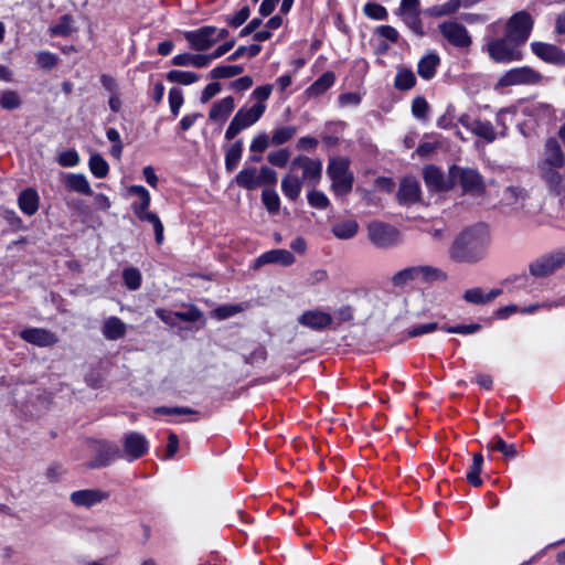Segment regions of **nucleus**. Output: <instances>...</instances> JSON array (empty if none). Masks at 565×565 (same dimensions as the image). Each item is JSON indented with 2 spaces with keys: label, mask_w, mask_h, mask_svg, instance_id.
<instances>
[{
  "label": "nucleus",
  "mask_w": 565,
  "mask_h": 565,
  "mask_svg": "<svg viewBox=\"0 0 565 565\" xmlns=\"http://www.w3.org/2000/svg\"><path fill=\"white\" fill-rule=\"evenodd\" d=\"M262 47L258 44H252L249 46H239L233 54L228 56L230 61H235L244 55L254 57L259 54Z\"/></svg>",
  "instance_id": "obj_58"
},
{
  "label": "nucleus",
  "mask_w": 565,
  "mask_h": 565,
  "mask_svg": "<svg viewBox=\"0 0 565 565\" xmlns=\"http://www.w3.org/2000/svg\"><path fill=\"white\" fill-rule=\"evenodd\" d=\"M226 35L227 31L225 29L217 30L213 26H204L196 31L188 32L185 39L195 50L204 51Z\"/></svg>",
  "instance_id": "obj_12"
},
{
  "label": "nucleus",
  "mask_w": 565,
  "mask_h": 565,
  "mask_svg": "<svg viewBox=\"0 0 565 565\" xmlns=\"http://www.w3.org/2000/svg\"><path fill=\"white\" fill-rule=\"evenodd\" d=\"M505 33L504 38L493 39L488 42L487 50L490 57L498 63H510L522 58L520 46Z\"/></svg>",
  "instance_id": "obj_6"
},
{
  "label": "nucleus",
  "mask_w": 565,
  "mask_h": 565,
  "mask_svg": "<svg viewBox=\"0 0 565 565\" xmlns=\"http://www.w3.org/2000/svg\"><path fill=\"white\" fill-rule=\"evenodd\" d=\"M301 168L302 182L307 181L316 183L321 178L322 164L321 161L308 157H298L291 162V169Z\"/></svg>",
  "instance_id": "obj_18"
},
{
  "label": "nucleus",
  "mask_w": 565,
  "mask_h": 565,
  "mask_svg": "<svg viewBox=\"0 0 565 565\" xmlns=\"http://www.w3.org/2000/svg\"><path fill=\"white\" fill-rule=\"evenodd\" d=\"M501 295V289L494 288L484 291L481 288H471L465 291L463 299L473 305H486Z\"/></svg>",
  "instance_id": "obj_25"
},
{
  "label": "nucleus",
  "mask_w": 565,
  "mask_h": 565,
  "mask_svg": "<svg viewBox=\"0 0 565 565\" xmlns=\"http://www.w3.org/2000/svg\"><path fill=\"white\" fill-rule=\"evenodd\" d=\"M419 6V0H402L397 14L415 35L423 36L425 32Z\"/></svg>",
  "instance_id": "obj_11"
},
{
  "label": "nucleus",
  "mask_w": 565,
  "mask_h": 565,
  "mask_svg": "<svg viewBox=\"0 0 565 565\" xmlns=\"http://www.w3.org/2000/svg\"><path fill=\"white\" fill-rule=\"evenodd\" d=\"M20 338L28 343L41 348L51 347L57 342L54 333L42 328H28L20 332Z\"/></svg>",
  "instance_id": "obj_19"
},
{
  "label": "nucleus",
  "mask_w": 565,
  "mask_h": 565,
  "mask_svg": "<svg viewBox=\"0 0 565 565\" xmlns=\"http://www.w3.org/2000/svg\"><path fill=\"white\" fill-rule=\"evenodd\" d=\"M136 216L140 221L148 222L152 225L154 235H156V242L158 244H161L163 242V225H162L159 216L156 213L150 212L149 210L145 211L142 213H139Z\"/></svg>",
  "instance_id": "obj_42"
},
{
  "label": "nucleus",
  "mask_w": 565,
  "mask_h": 565,
  "mask_svg": "<svg viewBox=\"0 0 565 565\" xmlns=\"http://www.w3.org/2000/svg\"><path fill=\"white\" fill-rule=\"evenodd\" d=\"M269 146H271V137H269L267 134L262 132L254 137L250 143V151L254 152H263L265 151Z\"/></svg>",
  "instance_id": "obj_57"
},
{
  "label": "nucleus",
  "mask_w": 565,
  "mask_h": 565,
  "mask_svg": "<svg viewBox=\"0 0 565 565\" xmlns=\"http://www.w3.org/2000/svg\"><path fill=\"white\" fill-rule=\"evenodd\" d=\"M20 210L31 216L39 210V194L35 190L29 188L23 190L18 199Z\"/></svg>",
  "instance_id": "obj_28"
},
{
  "label": "nucleus",
  "mask_w": 565,
  "mask_h": 565,
  "mask_svg": "<svg viewBox=\"0 0 565 565\" xmlns=\"http://www.w3.org/2000/svg\"><path fill=\"white\" fill-rule=\"evenodd\" d=\"M440 58L436 53L424 55L417 65V73L424 79H430L435 76Z\"/></svg>",
  "instance_id": "obj_29"
},
{
  "label": "nucleus",
  "mask_w": 565,
  "mask_h": 565,
  "mask_svg": "<svg viewBox=\"0 0 565 565\" xmlns=\"http://www.w3.org/2000/svg\"><path fill=\"white\" fill-rule=\"evenodd\" d=\"M335 82V75L332 72L323 73L305 92L308 98H315L324 94Z\"/></svg>",
  "instance_id": "obj_27"
},
{
  "label": "nucleus",
  "mask_w": 565,
  "mask_h": 565,
  "mask_svg": "<svg viewBox=\"0 0 565 565\" xmlns=\"http://www.w3.org/2000/svg\"><path fill=\"white\" fill-rule=\"evenodd\" d=\"M88 167L90 172L99 179L105 178L109 172L107 161L99 153H93L90 156Z\"/></svg>",
  "instance_id": "obj_45"
},
{
  "label": "nucleus",
  "mask_w": 565,
  "mask_h": 565,
  "mask_svg": "<svg viewBox=\"0 0 565 565\" xmlns=\"http://www.w3.org/2000/svg\"><path fill=\"white\" fill-rule=\"evenodd\" d=\"M491 235L488 226L476 224L461 231L449 249L452 260L476 264L482 260L489 249Z\"/></svg>",
  "instance_id": "obj_1"
},
{
  "label": "nucleus",
  "mask_w": 565,
  "mask_h": 565,
  "mask_svg": "<svg viewBox=\"0 0 565 565\" xmlns=\"http://www.w3.org/2000/svg\"><path fill=\"white\" fill-rule=\"evenodd\" d=\"M416 84V77L411 68L401 67L395 76L394 86L399 90H408Z\"/></svg>",
  "instance_id": "obj_38"
},
{
  "label": "nucleus",
  "mask_w": 565,
  "mask_h": 565,
  "mask_svg": "<svg viewBox=\"0 0 565 565\" xmlns=\"http://www.w3.org/2000/svg\"><path fill=\"white\" fill-rule=\"evenodd\" d=\"M259 180L258 170L255 167L244 168L235 177L237 185L247 190H253L259 186Z\"/></svg>",
  "instance_id": "obj_34"
},
{
  "label": "nucleus",
  "mask_w": 565,
  "mask_h": 565,
  "mask_svg": "<svg viewBox=\"0 0 565 565\" xmlns=\"http://www.w3.org/2000/svg\"><path fill=\"white\" fill-rule=\"evenodd\" d=\"M243 72L244 67L241 65H218L211 71L210 76L215 79L230 78L239 75Z\"/></svg>",
  "instance_id": "obj_49"
},
{
  "label": "nucleus",
  "mask_w": 565,
  "mask_h": 565,
  "mask_svg": "<svg viewBox=\"0 0 565 565\" xmlns=\"http://www.w3.org/2000/svg\"><path fill=\"white\" fill-rule=\"evenodd\" d=\"M183 93L179 87H172L169 90V106L173 116H178L183 105Z\"/></svg>",
  "instance_id": "obj_53"
},
{
  "label": "nucleus",
  "mask_w": 565,
  "mask_h": 565,
  "mask_svg": "<svg viewBox=\"0 0 565 565\" xmlns=\"http://www.w3.org/2000/svg\"><path fill=\"white\" fill-rule=\"evenodd\" d=\"M444 38L454 46L466 49L471 44V38L466 26L456 21H447L439 25Z\"/></svg>",
  "instance_id": "obj_14"
},
{
  "label": "nucleus",
  "mask_w": 565,
  "mask_h": 565,
  "mask_svg": "<svg viewBox=\"0 0 565 565\" xmlns=\"http://www.w3.org/2000/svg\"><path fill=\"white\" fill-rule=\"evenodd\" d=\"M350 162L347 158H333L330 160L327 173L332 180V189L338 195H345L352 190L353 174L349 170Z\"/></svg>",
  "instance_id": "obj_3"
},
{
  "label": "nucleus",
  "mask_w": 565,
  "mask_h": 565,
  "mask_svg": "<svg viewBox=\"0 0 565 565\" xmlns=\"http://www.w3.org/2000/svg\"><path fill=\"white\" fill-rule=\"evenodd\" d=\"M308 202L311 206L323 210L329 205V199L321 191L312 190L308 193Z\"/></svg>",
  "instance_id": "obj_56"
},
{
  "label": "nucleus",
  "mask_w": 565,
  "mask_h": 565,
  "mask_svg": "<svg viewBox=\"0 0 565 565\" xmlns=\"http://www.w3.org/2000/svg\"><path fill=\"white\" fill-rule=\"evenodd\" d=\"M562 264L556 257H545L537 259L530 266V271L535 277H545L553 274Z\"/></svg>",
  "instance_id": "obj_26"
},
{
  "label": "nucleus",
  "mask_w": 565,
  "mask_h": 565,
  "mask_svg": "<svg viewBox=\"0 0 565 565\" xmlns=\"http://www.w3.org/2000/svg\"><path fill=\"white\" fill-rule=\"evenodd\" d=\"M297 321L300 326L317 332L334 328L332 313L323 308L306 310L298 317Z\"/></svg>",
  "instance_id": "obj_9"
},
{
  "label": "nucleus",
  "mask_w": 565,
  "mask_h": 565,
  "mask_svg": "<svg viewBox=\"0 0 565 565\" xmlns=\"http://www.w3.org/2000/svg\"><path fill=\"white\" fill-rule=\"evenodd\" d=\"M122 445L124 455L130 461L142 457L149 449L147 438L136 431L127 434L124 438Z\"/></svg>",
  "instance_id": "obj_16"
},
{
  "label": "nucleus",
  "mask_w": 565,
  "mask_h": 565,
  "mask_svg": "<svg viewBox=\"0 0 565 565\" xmlns=\"http://www.w3.org/2000/svg\"><path fill=\"white\" fill-rule=\"evenodd\" d=\"M87 448L95 454L94 459L88 463L90 468L109 466L119 457V448L106 440H87Z\"/></svg>",
  "instance_id": "obj_7"
},
{
  "label": "nucleus",
  "mask_w": 565,
  "mask_h": 565,
  "mask_svg": "<svg viewBox=\"0 0 565 565\" xmlns=\"http://www.w3.org/2000/svg\"><path fill=\"white\" fill-rule=\"evenodd\" d=\"M541 75L531 67H515L505 72L498 81V87H507L513 85L535 84L540 82Z\"/></svg>",
  "instance_id": "obj_13"
},
{
  "label": "nucleus",
  "mask_w": 565,
  "mask_h": 565,
  "mask_svg": "<svg viewBox=\"0 0 565 565\" xmlns=\"http://www.w3.org/2000/svg\"><path fill=\"white\" fill-rule=\"evenodd\" d=\"M22 105L21 96L12 89H4L0 92V107L3 110H15L19 109Z\"/></svg>",
  "instance_id": "obj_40"
},
{
  "label": "nucleus",
  "mask_w": 565,
  "mask_h": 565,
  "mask_svg": "<svg viewBox=\"0 0 565 565\" xmlns=\"http://www.w3.org/2000/svg\"><path fill=\"white\" fill-rule=\"evenodd\" d=\"M57 161L62 167H75L79 162V156L75 150H67L60 153Z\"/></svg>",
  "instance_id": "obj_64"
},
{
  "label": "nucleus",
  "mask_w": 565,
  "mask_h": 565,
  "mask_svg": "<svg viewBox=\"0 0 565 565\" xmlns=\"http://www.w3.org/2000/svg\"><path fill=\"white\" fill-rule=\"evenodd\" d=\"M526 193L524 190L518 186H509L503 191L502 203L508 206L520 209L524 206Z\"/></svg>",
  "instance_id": "obj_37"
},
{
  "label": "nucleus",
  "mask_w": 565,
  "mask_h": 565,
  "mask_svg": "<svg viewBox=\"0 0 565 565\" xmlns=\"http://www.w3.org/2000/svg\"><path fill=\"white\" fill-rule=\"evenodd\" d=\"M366 231L372 245L381 249L392 248L402 242L401 233L396 227L380 221L371 222Z\"/></svg>",
  "instance_id": "obj_5"
},
{
  "label": "nucleus",
  "mask_w": 565,
  "mask_h": 565,
  "mask_svg": "<svg viewBox=\"0 0 565 565\" xmlns=\"http://www.w3.org/2000/svg\"><path fill=\"white\" fill-rule=\"evenodd\" d=\"M126 333V324L117 317H109L104 321L103 334L108 340H118Z\"/></svg>",
  "instance_id": "obj_33"
},
{
  "label": "nucleus",
  "mask_w": 565,
  "mask_h": 565,
  "mask_svg": "<svg viewBox=\"0 0 565 565\" xmlns=\"http://www.w3.org/2000/svg\"><path fill=\"white\" fill-rule=\"evenodd\" d=\"M392 282L395 287H405L412 282H417L416 266L407 267L397 271L393 276Z\"/></svg>",
  "instance_id": "obj_44"
},
{
  "label": "nucleus",
  "mask_w": 565,
  "mask_h": 565,
  "mask_svg": "<svg viewBox=\"0 0 565 565\" xmlns=\"http://www.w3.org/2000/svg\"><path fill=\"white\" fill-rule=\"evenodd\" d=\"M531 49L544 62L565 66V52L561 47L550 43L533 42L531 43Z\"/></svg>",
  "instance_id": "obj_17"
},
{
  "label": "nucleus",
  "mask_w": 565,
  "mask_h": 565,
  "mask_svg": "<svg viewBox=\"0 0 565 565\" xmlns=\"http://www.w3.org/2000/svg\"><path fill=\"white\" fill-rule=\"evenodd\" d=\"M125 285L130 290H137L141 285V275L136 268H127L122 273Z\"/></svg>",
  "instance_id": "obj_54"
},
{
  "label": "nucleus",
  "mask_w": 565,
  "mask_h": 565,
  "mask_svg": "<svg viewBox=\"0 0 565 565\" xmlns=\"http://www.w3.org/2000/svg\"><path fill=\"white\" fill-rule=\"evenodd\" d=\"M488 449L492 451H500L508 458H514L518 455L516 447L514 445L507 444L501 437L494 436L488 443Z\"/></svg>",
  "instance_id": "obj_46"
},
{
  "label": "nucleus",
  "mask_w": 565,
  "mask_h": 565,
  "mask_svg": "<svg viewBox=\"0 0 565 565\" xmlns=\"http://www.w3.org/2000/svg\"><path fill=\"white\" fill-rule=\"evenodd\" d=\"M423 174L426 186L431 191H448L454 188L451 167L449 168L448 173L445 174L439 168L435 166H427L425 167Z\"/></svg>",
  "instance_id": "obj_15"
},
{
  "label": "nucleus",
  "mask_w": 565,
  "mask_h": 565,
  "mask_svg": "<svg viewBox=\"0 0 565 565\" xmlns=\"http://www.w3.org/2000/svg\"><path fill=\"white\" fill-rule=\"evenodd\" d=\"M533 28V19L526 11L514 13L507 22L505 33L515 42L524 44Z\"/></svg>",
  "instance_id": "obj_10"
},
{
  "label": "nucleus",
  "mask_w": 565,
  "mask_h": 565,
  "mask_svg": "<svg viewBox=\"0 0 565 565\" xmlns=\"http://www.w3.org/2000/svg\"><path fill=\"white\" fill-rule=\"evenodd\" d=\"M296 262L295 256L287 249H271L263 253L255 259V268H259L268 264H277L281 266H290Z\"/></svg>",
  "instance_id": "obj_20"
},
{
  "label": "nucleus",
  "mask_w": 565,
  "mask_h": 565,
  "mask_svg": "<svg viewBox=\"0 0 565 565\" xmlns=\"http://www.w3.org/2000/svg\"><path fill=\"white\" fill-rule=\"evenodd\" d=\"M242 307L237 305H224L220 306L216 309L213 310V316L217 319H226L230 318L237 312L242 311Z\"/></svg>",
  "instance_id": "obj_62"
},
{
  "label": "nucleus",
  "mask_w": 565,
  "mask_h": 565,
  "mask_svg": "<svg viewBox=\"0 0 565 565\" xmlns=\"http://www.w3.org/2000/svg\"><path fill=\"white\" fill-rule=\"evenodd\" d=\"M211 63V57L207 54H179L172 58V64L177 66H194L205 67Z\"/></svg>",
  "instance_id": "obj_30"
},
{
  "label": "nucleus",
  "mask_w": 565,
  "mask_h": 565,
  "mask_svg": "<svg viewBox=\"0 0 565 565\" xmlns=\"http://www.w3.org/2000/svg\"><path fill=\"white\" fill-rule=\"evenodd\" d=\"M417 284H433L447 280V274L434 266L419 265L416 266Z\"/></svg>",
  "instance_id": "obj_24"
},
{
  "label": "nucleus",
  "mask_w": 565,
  "mask_h": 565,
  "mask_svg": "<svg viewBox=\"0 0 565 565\" xmlns=\"http://www.w3.org/2000/svg\"><path fill=\"white\" fill-rule=\"evenodd\" d=\"M428 103L424 97H416L412 103V113L418 119H425L428 113Z\"/></svg>",
  "instance_id": "obj_60"
},
{
  "label": "nucleus",
  "mask_w": 565,
  "mask_h": 565,
  "mask_svg": "<svg viewBox=\"0 0 565 565\" xmlns=\"http://www.w3.org/2000/svg\"><path fill=\"white\" fill-rule=\"evenodd\" d=\"M130 194L137 195L139 198L138 202H134L131 204V209L135 215L142 213L149 210L151 203V196L149 191L142 185H131L128 189Z\"/></svg>",
  "instance_id": "obj_31"
},
{
  "label": "nucleus",
  "mask_w": 565,
  "mask_h": 565,
  "mask_svg": "<svg viewBox=\"0 0 565 565\" xmlns=\"http://www.w3.org/2000/svg\"><path fill=\"white\" fill-rule=\"evenodd\" d=\"M451 175L454 179V185L458 182L463 192L480 194L484 190L482 177L475 169L452 166Z\"/></svg>",
  "instance_id": "obj_8"
},
{
  "label": "nucleus",
  "mask_w": 565,
  "mask_h": 565,
  "mask_svg": "<svg viewBox=\"0 0 565 565\" xmlns=\"http://www.w3.org/2000/svg\"><path fill=\"white\" fill-rule=\"evenodd\" d=\"M265 110L266 104H254L250 107L239 108L225 131V138L227 140L234 139L242 130L256 124Z\"/></svg>",
  "instance_id": "obj_4"
},
{
  "label": "nucleus",
  "mask_w": 565,
  "mask_h": 565,
  "mask_svg": "<svg viewBox=\"0 0 565 565\" xmlns=\"http://www.w3.org/2000/svg\"><path fill=\"white\" fill-rule=\"evenodd\" d=\"M331 232L339 239H350L358 234L359 224L354 220H344L333 224Z\"/></svg>",
  "instance_id": "obj_35"
},
{
  "label": "nucleus",
  "mask_w": 565,
  "mask_h": 565,
  "mask_svg": "<svg viewBox=\"0 0 565 565\" xmlns=\"http://www.w3.org/2000/svg\"><path fill=\"white\" fill-rule=\"evenodd\" d=\"M301 189L302 180L295 174L289 173L281 180V191L290 201H296L299 198Z\"/></svg>",
  "instance_id": "obj_32"
},
{
  "label": "nucleus",
  "mask_w": 565,
  "mask_h": 565,
  "mask_svg": "<svg viewBox=\"0 0 565 565\" xmlns=\"http://www.w3.org/2000/svg\"><path fill=\"white\" fill-rule=\"evenodd\" d=\"M334 319V328L337 329L341 323L349 322L353 319V310L350 306H344L339 308L333 316Z\"/></svg>",
  "instance_id": "obj_61"
},
{
  "label": "nucleus",
  "mask_w": 565,
  "mask_h": 565,
  "mask_svg": "<svg viewBox=\"0 0 565 565\" xmlns=\"http://www.w3.org/2000/svg\"><path fill=\"white\" fill-rule=\"evenodd\" d=\"M398 201L403 204H412L420 198V186L415 178L406 177L401 181Z\"/></svg>",
  "instance_id": "obj_22"
},
{
  "label": "nucleus",
  "mask_w": 565,
  "mask_h": 565,
  "mask_svg": "<svg viewBox=\"0 0 565 565\" xmlns=\"http://www.w3.org/2000/svg\"><path fill=\"white\" fill-rule=\"evenodd\" d=\"M290 158V152L287 149H279L268 154L267 159L273 166L284 168Z\"/></svg>",
  "instance_id": "obj_55"
},
{
  "label": "nucleus",
  "mask_w": 565,
  "mask_h": 565,
  "mask_svg": "<svg viewBox=\"0 0 565 565\" xmlns=\"http://www.w3.org/2000/svg\"><path fill=\"white\" fill-rule=\"evenodd\" d=\"M297 128L294 126H280L273 130L271 146H280L294 138Z\"/></svg>",
  "instance_id": "obj_47"
},
{
  "label": "nucleus",
  "mask_w": 565,
  "mask_h": 565,
  "mask_svg": "<svg viewBox=\"0 0 565 565\" xmlns=\"http://www.w3.org/2000/svg\"><path fill=\"white\" fill-rule=\"evenodd\" d=\"M363 13L367 18L377 21L386 20L388 17L387 10L383 6L375 2L365 3L363 7Z\"/></svg>",
  "instance_id": "obj_51"
},
{
  "label": "nucleus",
  "mask_w": 565,
  "mask_h": 565,
  "mask_svg": "<svg viewBox=\"0 0 565 565\" xmlns=\"http://www.w3.org/2000/svg\"><path fill=\"white\" fill-rule=\"evenodd\" d=\"M262 201L270 214H277L280 206V199L274 189H265L262 193Z\"/></svg>",
  "instance_id": "obj_50"
},
{
  "label": "nucleus",
  "mask_w": 565,
  "mask_h": 565,
  "mask_svg": "<svg viewBox=\"0 0 565 565\" xmlns=\"http://www.w3.org/2000/svg\"><path fill=\"white\" fill-rule=\"evenodd\" d=\"M72 31V19L68 15L62 17L58 23L51 28V32L54 35H68Z\"/></svg>",
  "instance_id": "obj_59"
},
{
  "label": "nucleus",
  "mask_w": 565,
  "mask_h": 565,
  "mask_svg": "<svg viewBox=\"0 0 565 565\" xmlns=\"http://www.w3.org/2000/svg\"><path fill=\"white\" fill-rule=\"evenodd\" d=\"M471 132L487 142H492L495 139L494 127L490 121L476 119L471 125Z\"/></svg>",
  "instance_id": "obj_39"
},
{
  "label": "nucleus",
  "mask_w": 565,
  "mask_h": 565,
  "mask_svg": "<svg viewBox=\"0 0 565 565\" xmlns=\"http://www.w3.org/2000/svg\"><path fill=\"white\" fill-rule=\"evenodd\" d=\"M536 171L550 192L565 193V154L555 139L550 138L545 142Z\"/></svg>",
  "instance_id": "obj_2"
},
{
  "label": "nucleus",
  "mask_w": 565,
  "mask_h": 565,
  "mask_svg": "<svg viewBox=\"0 0 565 565\" xmlns=\"http://www.w3.org/2000/svg\"><path fill=\"white\" fill-rule=\"evenodd\" d=\"M243 152V142L241 140H237L233 145H231L226 151H225V168L227 171H233L241 158Z\"/></svg>",
  "instance_id": "obj_41"
},
{
  "label": "nucleus",
  "mask_w": 565,
  "mask_h": 565,
  "mask_svg": "<svg viewBox=\"0 0 565 565\" xmlns=\"http://www.w3.org/2000/svg\"><path fill=\"white\" fill-rule=\"evenodd\" d=\"M521 111L524 115L541 119L550 115V106L542 103H531L523 106Z\"/></svg>",
  "instance_id": "obj_52"
},
{
  "label": "nucleus",
  "mask_w": 565,
  "mask_h": 565,
  "mask_svg": "<svg viewBox=\"0 0 565 565\" xmlns=\"http://www.w3.org/2000/svg\"><path fill=\"white\" fill-rule=\"evenodd\" d=\"M167 79L172 83L182 85H191L199 81L198 74L181 70H172L167 74Z\"/></svg>",
  "instance_id": "obj_48"
},
{
  "label": "nucleus",
  "mask_w": 565,
  "mask_h": 565,
  "mask_svg": "<svg viewBox=\"0 0 565 565\" xmlns=\"http://www.w3.org/2000/svg\"><path fill=\"white\" fill-rule=\"evenodd\" d=\"M483 466V457L481 454H475L472 458V463L467 472V480L473 487H479L482 483L480 478V473Z\"/></svg>",
  "instance_id": "obj_43"
},
{
  "label": "nucleus",
  "mask_w": 565,
  "mask_h": 565,
  "mask_svg": "<svg viewBox=\"0 0 565 565\" xmlns=\"http://www.w3.org/2000/svg\"><path fill=\"white\" fill-rule=\"evenodd\" d=\"M38 64L45 70H51L57 64V56L50 52H39L36 54Z\"/></svg>",
  "instance_id": "obj_63"
},
{
  "label": "nucleus",
  "mask_w": 565,
  "mask_h": 565,
  "mask_svg": "<svg viewBox=\"0 0 565 565\" xmlns=\"http://www.w3.org/2000/svg\"><path fill=\"white\" fill-rule=\"evenodd\" d=\"M66 186L77 193L92 195L93 191L87 178L82 173H71L65 180Z\"/></svg>",
  "instance_id": "obj_36"
},
{
  "label": "nucleus",
  "mask_w": 565,
  "mask_h": 565,
  "mask_svg": "<svg viewBox=\"0 0 565 565\" xmlns=\"http://www.w3.org/2000/svg\"><path fill=\"white\" fill-rule=\"evenodd\" d=\"M108 498V493L99 489H84L74 491L71 501L76 507L90 508Z\"/></svg>",
  "instance_id": "obj_21"
},
{
  "label": "nucleus",
  "mask_w": 565,
  "mask_h": 565,
  "mask_svg": "<svg viewBox=\"0 0 565 565\" xmlns=\"http://www.w3.org/2000/svg\"><path fill=\"white\" fill-rule=\"evenodd\" d=\"M235 108V100L232 96L215 102L209 113V119L213 122L224 124Z\"/></svg>",
  "instance_id": "obj_23"
}]
</instances>
